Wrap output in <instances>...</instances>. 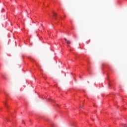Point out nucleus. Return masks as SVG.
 I'll list each match as a JSON object with an SVG mask.
<instances>
[{
  "instance_id": "nucleus-2",
  "label": "nucleus",
  "mask_w": 127,
  "mask_h": 127,
  "mask_svg": "<svg viewBox=\"0 0 127 127\" xmlns=\"http://www.w3.org/2000/svg\"><path fill=\"white\" fill-rule=\"evenodd\" d=\"M57 15V14H56V13L54 12V16L55 17V18H56V16Z\"/></svg>"
},
{
  "instance_id": "nucleus-4",
  "label": "nucleus",
  "mask_w": 127,
  "mask_h": 127,
  "mask_svg": "<svg viewBox=\"0 0 127 127\" xmlns=\"http://www.w3.org/2000/svg\"><path fill=\"white\" fill-rule=\"evenodd\" d=\"M125 126H126V124H124V125H123V127H125Z\"/></svg>"
},
{
  "instance_id": "nucleus-1",
  "label": "nucleus",
  "mask_w": 127,
  "mask_h": 127,
  "mask_svg": "<svg viewBox=\"0 0 127 127\" xmlns=\"http://www.w3.org/2000/svg\"><path fill=\"white\" fill-rule=\"evenodd\" d=\"M64 40H65V41L67 43V44H70L71 42H70V41L67 40L66 38H64Z\"/></svg>"
},
{
  "instance_id": "nucleus-3",
  "label": "nucleus",
  "mask_w": 127,
  "mask_h": 127,
  "mask_svg": "<svg viewBox=\"0 0 127 127\" xmlns=\"http://www.w3.org/2000/svg\"><path fill=\"white\" fill-rule=\"evenodd\" d=\"M4 104L5 106L6 107H7V106H6V102H4Z\"/></svg>"
}]
</instances>
